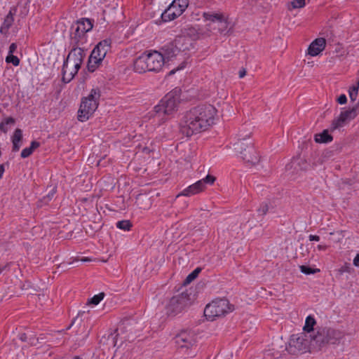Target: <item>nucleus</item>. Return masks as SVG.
I'll list each match as a JSON object with an SVG mask.
<instances>
[{
  "mask_svg": "<svg viewBox=\"0 0 359 359\" xmlns=\"http://www.w3.org/2000/svg\"><path fill=\"white\" fill-rule=\"evenodd\" d=\"M182 34L189 39L190 41L197 40L199 38V33L194 27H189L182 30Z\"/></svg>",
  "mask_w": 359,
  "mask_h": 359,
  "instance_id": "nucleus-25",
  "label": "nucleus"
},
{
  "mask_svg": "<svg viewBox=\"0 0 359 359\" xmlns=\"http://www.w3.org/2000/svg\"><path fill=\"white\" fill-rule=\"evenodd\" d=\"M310 338L311 334L305 332L292 334L289 341L287 351L292 354L307 351L311 348Z\"/></svg>",
  "mask_w": 359,
  "mask_h": 359,
  "instance_id": "nucleus-10",
  "label": "nucleus"
},
{
  "mask_svg": "<svg viewBox=\"0 0 359 359\" xmlns=\"http://www.w3.org/2000/svg\"><path fill=\"white\" fill-rule=\"evenodd\" d=\"M235 151L247 163L255 165L259 161V156L255 149L252 141H237L233 144Z\"/></svg>",
  "mask_w": 359,
  "mask_h": 359,
  "instance_id": "nucleus-7",
  "label": "nucleus"
},
{
  "mask_svg": "<svg viewBox=\"0 0 359 359\" xmlns=\"http://www.w3.org/2000/svg\"><path fill=\"white\" fill-rule=\"evenodd\" d=\"M358 114V107H354L351 109L342 111L339 116L335 118L331 124L330 130L334 131L344 127L349 121L354 119Z\"/></svg>",
  "mask_w": 359,
  "mask_h": 359,
  "instance_id": "nucleus-12",
  "label": "nucleus"
},
{
  "mask_svg": "<svg viewBox=\"0 0 359 359\" xmlns=\"http://www.w3.org/2000/svg\"><path fill=\"white\" fill-rule=\"evenodd\" d=\"M111 40L104 39L100 41L93 50L88 62V69L93 72L105 57L108 50L110 49Z\"/></svg>",
  "mask_w": 359,
  "mask_h": 359,
  "instance_id": "nucleus-9",
  "label": "nucleus"
},
{
  "mask_svg": "<svg viewBox=\"0 0 359 359\" xmlns=\"http://www.w3.org/2000/svg\"><path fill=\"white\" fill-rule=\"evenodd\" d=\"M337 102L339 104H346V102H347V98H346V96L344 95V94H342L341 95L338 99H337Z\"/></svg>",
  "mask_w": 359,
  "mask_h": 359,
  "instance_id": "nucleus-37",
  "label": "nucleus"
},
{
  "mask_svg": "<svg viewBox=\"0 0 359 359\" xmlns=\"http://www.w3.org/2000/svg\"><path fill=\"white\" fill-rule=\"evenodd\" d=\"M0 130L6 133L8 131V128H6V126L4 121L0 123Z\"/></svg>",
  "mask_w": 359,
  "mask_h": 359,
  "instance_id": "nucleus-42",
  "label": "nucleus"
},
{
  "mask_svg": "<svg viewBox=\"0 0 359 359\" xmlns=\"http://www.w3.org/2000/svg\"><path fill=\"white\" fill-rule=\"evenodd\" d=\"M132 226V224L129 220H122L116 223V227L125 230L129 231Z\"/></svg>",
  "mask_w": 359,
  "mask_h": 359,
  "instance_id": "nucleus-31",
  "label": "nucleus"
},
{
  "mask_svg": "<svg viewBox=\"0 0 359 359\" xmlns=\"http://www.w3.org/2000/svg\"><path fill=\"white\" fill-rule=\"evenodd\" d=\"M353 265L356 267H359V254H357L355 258L353 259Z\"/></svg>",
  "mask_w": 359,
  "mask_h": 359,
  "instance_id": "nucleus-41",
  "label": "nucleus"
},
{
  "mask_svg": "<svg viewBox=\"0 0 359 359\" xmlns=\"http://www.w3.org/2000/svg\"><path fill=\"white\" fill-rule=\"evenodd\" d=\"M300 270H301V272H302L303 273H305V274H312V273H315L316 272V269H312L310 267H308L306 266H300Z\"/></svg>",
  "mask_w": 359,
  "mask_h": 359,
  "instance_id": "nucleus-36",
  "label": "nucleus"
},
{
  "mask_svg": "<svg viewBox=\"0 0 359 359\" xmlns=\"http://www.w3.org/2000/svg\"><path fill=\"white\" fill-rule=\"evenodd\" d=\"M27 334L25 333H22L20 334V339L22 341H27Z\"/></svg>",
  "mask_w": 359,
  "mask_h": 359,
  "instance_id": "nucleus-45",
  "label": "nucleus"
},
{
  "mask_svg": "<svg viewBox=\"0 0 359 359\" xmlns=\"http://www.w3.org/2000/svg\"><path fill=\"white\" fill-rule=\"evenodd\" d=\"M175 69L171 70V71L170 72L169 74H170V75L173 74H175Z\"/></svg>",
  "mask_w": 359,
  "mask_h": 359,
  "instance_id": "nucleus-49",
  "label": "nucleus"
},
{
  "mask_svg": "<svg viewBox=\"0 0 359 359\" xmlns=\"http://www.w3.org/2000/svg\"><path fill=\"white\" fill-rule=\"evenodd\" d=\"M189 5V0H174L161 14L163 21H170L182 14Z\"/></svg>",
  "mask_w": 359,
  "mask_h": 359,
  "instance_id": "nucleus-11",
  "label": "nucleus"
},
{
  "mask_svg": "<svg viewBox=\"0 0 359 359\" xmlns=\"http://www.w3.org/2000/svg\"><path fill=\"white\" fill-rule=\"evenodd\" d=\"M93 28V23L88 18H82L74 22L70 28V38L72 44L79 45L86 41V34Z\"/></svg>",
  "mask_w": 359,
  "mask_h": 359,
  "instance_id": "nucleus-8",
  "label": "nucleus"
},
{
  "mask_svg": "<svg viewBox=\"0 0 359 359\" xmlns=\"http://www.w3.org/2000/svg\"><path fill=\"white\" fill-rule=\"evenodd\" d=\"M217 110L210 104H200L187 111L180 123L182 135L191 137L208 130L215 123Z\"/></svg>",
  "mask_w": 359,
  "mask_h": 359,
  "instance_id": "nucleus-1",
  "label": "nucleus"
},
{
  "mask_svg": "<svg viewBox=\"0 0 359 359\" xmlns=\"http://www.w3.org/2000/svg\"><path fill=\"white\" fill-rule=\"evenodd\" d=\"M89 259L88 258H83L81 259L82 262H86V261H88Z\"/></svg>",
  "mask_w": 359,
  "mask_h": 359,
  "instance_id": "nucleus-50",
  "label": "nucleus"
},
{
  "mask_svg": "<svg viewBox=\"0 0 359 359\" xmlns=\"http://www.w3.org/2000/svg\"><path fill=\"white\" fill-rule=\"evenodd\" d=\"M269 210L268 205L266 204H264L260 207L259 209V212H261L262 215H265Z\"/></svg>",
  "mask_w": 359,
  "mask_h": 359,
  "instance_id": "nucleus-38",
  "label": "nucleus"
},
{
  "mask_svg": "<svg viewBox=\"0 0 359 359\" xmlns=\"http://www.w3.org/2000/svg\"><path fill=\"white\" fill-rule=\"evenodd\" d=\"M234 310V307L226 299H218L208 304L204 309L205 316L210 320L225 316Z\"/></svg>",
  "mask_w": 359,
  "mask_h": 359,
  "instance_id": "nucleus-5",
  "label": "nucleus"
},
{
  "mask_svg": "<svg viewBox=\"0 0 359 359\" xmlns=\"http://www.w3.org/2000/svg\"><path fill=\"white\" fill-rule=\"evenodd\" d=\"M309 241H318L320 240V237L318 236H316V235H310L309 236Z\"/></svg>",
  "mask_w": 359,
  "mask_h": 359,
  "instance_id": "nucleus-43",
  "label": "nucleus"
},
{
  "mask_svg": "<svg viewBox=\"0 0 359 359\" xmlns=\"http://www.w3.org/2000/svg\"><path fill=\"white\" fill-rule=\"evenodd\" d=\"M100 97V90L93 88L87 97L82 99L78 111L79 121L81 122L86 121L93 114L97 109Z\"/></svg>",
  "mask_w": 359,
  "mask_h": 359,
  "instance_id": "nucleus-4",
  "label": "nucleus"
},
{
  "mask_svg": "<svg viewBox=\"0 0 359 359\" xmlns=\"http://www.w3.org/2000/svg\"><path fill=\"white\" fill-rule=\"evenodd\" d=\"M165 63L164 57L158 51L143 53L134 62L135 72L144 73L146 72H160Z\"/></svg>",
  "mask_w": 359,
  "mask_h": 359,
  "instance_id": "nucleus-2",
  "label": "nucleus"
},
{
  "mask_svg": "<svg viewBox=\"0 0 359 359\" xmlns=\"http://www.w3.org/2000/svg\"><path fill=\"white\" fill-rule=\"evenodd\" d=\"M54 193H55V191H53V192L51 194V195L48 194V195L47 196V197L49 198V200H50V199H51V198L53 197V196Z\"/></svg>",
  "mask_w": 359,
  "mask_h": 359,
  "instance_id": "nucleus-48",
  "label": "nucleus"
},
{
  "mask_svg": "<svg viewBox=\"0 0 359 359\" xmlns=\"http://www.w3.org/2000/svg\"><path fill=\"white\" fill-rule=\"evenodd\" d=\"M252 134V128L249 125H243L242 126L237 133V141H243V142H248V141H252L250 140V136Z\"/></svg>",
  "mask_w": 359,
  "mask_h": 359,
  "instance_id": "nucleus-22",
  "label": "nucleus"
},
{
  "mask_svg": "<svg viewBox=\"0 0 359 359\" xmlns=\"http://www.w3.org/2000/svg\"><path fill=\"white\" fill-rule=\"evenodd\" d=\"M85 57L84 50L79 47H75L72 49L67 55L66 61L81 67Z\"/></svg>",
  "mask_w": 359,
  "mask_h": 359,
  "instance_id": "nucleus-16",
  "label": "nucleus"
},
{
  "mask_svg": "<svg viewBox=\"0 0 359 359\" xmlns=\"http://www.w3.org/2000/svg\"><path fill=\"white\" fill-rule=\"evenodd\" d=\"M178 90L168 93L154 108V117L163 123L176 112L180 100Z\"/></svg>",
  "mask_w": 359,
  "mask_h": 359,
  "instance_id": "nucleus-3",
  "label": "nucleus"
},
{
  "mask_svg": "<svg viewBox=\"0 0 359 359\" xmlns=\"http://www.w3.org/2000/svg\"><path fill=\"white\" fill-rule=\"evenodd\" d=\"M292 8H301L305 6V0H294L291 2Z\"/></svg>",
  "mask_w": 359,
  "mask_h": 359,
  "instance_id": "nucleus-35",
  "label": "nucleus"
},
{
  "mask_svg": "<svg viewBox=\"0 0 359 359\" xmlns=\"http://www.w3.org/2000/svg\"><path fill=\"white\" fill-rule=\"evenodd\" d=\"M201 271V268H196V269H194L191 273H189L187 276L184 280V283L189 284L191 282H192L198 276Z\"/></svg>",
  "mask_w": 359,
  "mask_h": 359,
  "instance_id": "nucleus-30",
  "label": "nucleus"
},
{
  "mask_svg": "<svg viewBox=\"0 0 359 359\" xmlns=\"http://www.w3.org/2000/svg\"><path fill=\"white\" fill-rule=\"evenodd\" d=\"M40 146L39 142L32 141L29 147H27L22 149L21 152V157L25 158L29 157L34 151V150Z\"/></svg>",
  "mask_w": 359,
  "mask_h": 359,
  "instance_id": "nucleus-27",
  "label": "nucleus"
},
{
  "mask_svg": "<svg viewBox=\"0 0 359 359\" xmlns=\"http://www.w3.org/2000/svg\"><path fill=\"white\" fill-rule=\"evenodd\" d=\"M13 15L14 13L12 12V11H10L9 13L7 14V15L5 18L3 26L0 29L1 32H3V29H8L11 27L14 21Z\"/></svg>",
  "mask_w": 359,
  "mask_h": 359,
  "instance_id": "nucleus-28",
  "label": "nucleus"
},
{
  "mask_svg": "<svg viewBox=\"0 0 359 359\" xmlns=\"http://www.w3.org/2000/svg\"><path fill=\"white\" fill-rule=\"evenodd\" d=\"M104 297V294L103 292L95 294L88 300V304L97 305L103 299Z\"/></svg>",
  "mask_w": 359,
  "mask_h": 359,
  "instance_id": "nucleus-32",
  "label": "nucleus"
},
{
  "mask_svg": "<svg viewBox=\"0 0 359 359\" xmlns=\"http://www.w3.org/2000/svg\"><path fill=\"white\" fill-rule=\"evenodd\" d=\"M325 39L323 38H318L309 46L308 54L313 57L317 56L325 49Z\"/></svg>",
  "mask_w": 359,
  "mask_h": 359,
  "instance_id": "nucleus-20",
  "label": "nucleus"
},
{
  "mask_svg": "<svg viewBox=\"0 0 359 359\" xmlns=\"http://www.w3.org/2000/svg\"><path fill=\"white\" fill-rule=\"evenodd\" d=\"M4 122L5 123L6 126L9 124H14L15 119L12 117H8L4 119Z\"/></svg>",
  "mask_w": 359,
  "mask_h": 359,
  "instance_id": "nucleus-39",
  "label": "nucleus"
},
{
  "mask_svg": "<svg viewBox=\"0 0 359 359\" xmlns=\"http://www.w3.org/2000/svg\"><path fill=\"white\" fill-rule=\"evenodd\" d=\"M310 341L311 344V348L313 349L320 350L323 347L327 346L324 328L318 329L313 336L311 335Z\"/></svg>",
  "mask_w": 359,
  "mask_h": 359,
  "instance_id": "nucleus-15",
  "label": "nucleus"
},
{
  "mask_svg": "<svg viewBox=\"0 0 359 359\" xmlns=\"http://www.w3.org/2000/svg\"><path fill=\"white\" fill-rule=\"evenodd\" d=\"M136 204L141 209H149L152 204L151 197L147 194H139L136 198Z\"/></svg>",
  "mask_w": 359,
  "mask_h": 359,
  "instance_id": "nucleus-23",
  "label": "nucleus"
},
{
  "mask_svg": "<svg viewBox=\"0 0 359 359\" xmlns=\"http://www.w3.org/2000/svg\"><path fill=\"white\" fill-rule=\"evenodd\" d=\"M206 188V186L203 184V182L198 180L194 184L189 186L184 189L181 193L178 194L176 198H179L181 196H190L203 191Z\"/></svg>",
  "mask_w": 359,
  "mask_h": 359,
  "instance_id": "nucleus-19",
  "label": "nucleus"
},
{
  "mask_svg": "<svg viewBox=\"0 0 359 359\" xmlns=\"http://www.w3.org/2000/svg\"><path fill=\"white\" fill-rule=\"evenodd\" d=\"M215 180L216 177L210 175H208L205 178L200 180V181L203 182V184L205 186L206 184H213Z\"/></svg>",
  "mask_w": 359,
  "mask_h": 359,
  "instance_id": "nucleus-34",
  "label": "nucleus"
},
{
  "mask_svg": "<svg viewBox=\"0 0 359 359\" xmlns=\"http://www.w3.org/2000/svg\"><path fill=\"white\" fill-rule=\"evenodd\" d=\"M4 170V165L3 164L0 165V179L2 177Z\"/></svg>",
  "mask_w": 359,
  "mask_h": 359,
  "instance_id": "nucleus-47",
  "label": "nucleus"
},
{
  "mask_svg": "<svg viewBox=\"0 0 359 359\" xmlns=\"http://www.w3.org/2000/svg\"><path fill=\"white\" fill-rule=\"evenodd\" d=\"M246 74V71L245 69H242L239 71V77L243 78Z\"/></svg>",
  "mask_w": 359,
  "mask_h": 359,
  "instance_id": "nucleus-44",
  "label": "nucleus"
},
{
  "mask_svg": "<svg viewBox=\"0 0 359 359\" xmlns=\"http://www.w3.org/2000/svg\"><path fill=\"white\" fill-rule=\"evenodd\" d=\"M22 139V131L21 129H15L12 137L13 151H18L20 148V142Z\"/></svg>",
  "mask_w": 359,
  "mask_h": 359,
  "instance_id": "nucleus-24",
  "label": "nucleus"
},
{
  "mask_svg": "<svg viewBox=\"0 0 359 359\" xmlns=\"http://www.w3.org/2000/svg\"><path fill=\"white\" fill-rule=\"evenodd\" d=\"M176 344L180 348H191L196 343V337L191 331H182L175 338Z\"/></svg>",
  "mask_w": 359,
  "mask_h": 359,
  "instance_id": "nucleus-14",
  "label": "nucleus"
},
{
  "mask_svg": "<svg viewBox=\"0 0 359 359\" xmlns=\"http://www.w3.org/2000/svg\"><path fill=\"white\" fill-rule=\"evenodd\" d=\"M203 16L206 21L210 22L208 25V26H210L212 23L217 24V28L221 33L226 30L228 27V21L223 13L205 12L203 13Z\"/></svg>",
  "mask_w": 359,
  "mask_h": 359,
  "instance_id": "nucleus-13",
  "label": "nucleus"
},
{
  "mask_svg": "<svg viewBox=\"0 0 359 359\" xmlns=\"http://www.w3.org/2000/svg\"><path fill=\"white\" fill-rule=\"evenodd\" d=\"M174 44L177 50H185L189 49V47L191 46V42L189 39L181 34L175 37Z\"/></svg>",
  "mask_w": 359,
  "mask_h": 359,
  "instance_id": "nucleus-21",
  "label": "nucleus"
},
{
  "mask_svg": "<svg viewBox=\"0 0 359 359\" xmlns=\"http://www.w3.org/2000/svg\"><path fill=\"white\" fill-rule=\"evenodd\" d=\"M79 69L80 67L65 60L62 67V81L65 83L71 81Z\"/></svg>",
  "mask_w": 359,
  "mask_h": 359,
  "instance_id": "nucleus-18",
  "label": "nucleus"
},
{
  "mask_svg": "<svg viewBox=\"0 0 359 359\" xmlns=\"http://www.w3.org/2000/svg\"><path fill=\"white\" fill-rule=\"evenodd\" d=\"M17 49V45L14 43H11L9 47V54H13Z\"/></svg>",
  "mask_w": 359,
  "mask_h": 359,
  "instance_id": "nucleus-40",
  "label": "nucleus"
},
{
  "mask_svg": "<svg viewBox=\"0 0 359 359\" xmlns=\"http://www.w3.org/2000/svg\"><path fill=\"white\" fill-rule=\"evenodd\" d=\"M324 330L325 332L327 345L338 344L345 335L342 331L330 327H324Z\"/></svg>",
  "mask_w": 359,
  "mask_h": 359,
  "instance_id": "nucleus-17",
  "label": "nucleus"
},
{
  "mask_svg": "<svg viewBox=\"0 0 359 359\" xmlns=\"http://www.w3.org/2000/svg\"><path fill=\"white\" fill-rule=\"evenodd\" d=\"M6 62L8 63H12L14 66H18L20 64V60L17 56L13 54H9L6 58Z\"/></svg>",
  "mask_w": 359,
  "mask_h": 359,
  "instance_id": "nucleus-33",
  "label": "nucleus"
},
{
  "mask_svg": "<svg viewBox=\"0 0 359 359\" xmlns=\"http://www.w3.org/2000/svg\"><path fill=\"white\" fill-rule=\"evenodd\" d=\"M327 246L325 245H318L317 246V248L318 250H325L327 249Z\"/></svg>",
  "mask_w": 359,
  "mask_h": 359,
  "instance_id": "nucleus-46",
  "label": "nucleus"
},
{
  "mask_svg": "<svg viewBox=\"0 0 359 359\" xmlns=\"http://www.w3.org/2000/svg\"><path fill=\"white\" fill-rule=\"evenodd\" d=\"M316 324V320L312 316H309L306 318L305 325L304 326V330L308 334L313 330V326Z\"/></svg>",
  "mask_w": 359,
  "mask_h": 359,
  "instance_id": "nucleus-29",
  "label": "nucleus"
},
{
  "mask_svg": "<svg viewBox=\"0 0 359 359\" xmlns=\"http://www.w3.org/2000/svg\"><path fill=\"white\" fill-rule=\"evenodd\" d=\"M193 299L192 293L189 290H186L172 297L166 306L167 314L172 316L177 315L189 306Z\"/></svg>",
  "mask_w": 359,
  "mask_h": 359,
  "instance_id": "nucleus-6",
  "label": "nucleus"
},
{
  "mask_svg": "<svg viewBox=\"0 0 359 359\" xmlns=\"http://www.w3.org/2000/svg\"><path fill=\"white\" fill-rule=\"evenodd\" d=\"M314 140L317 143H328L332 141L333 137L328 133L327 130L315 135Z\"/></svg>",
  "mask_w": 359,
  "mask_h": 359,
  "instance_id": "nucleus-26",
  "label": "nucleus"
}]
</instances>
